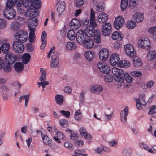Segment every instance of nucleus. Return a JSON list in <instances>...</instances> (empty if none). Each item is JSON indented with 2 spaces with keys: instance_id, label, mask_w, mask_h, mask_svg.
I'll use <instances>...</instances> for the list:
<instances>
[{
  "instance_id": "obj_38",
  "label": "nucleus",
  "mask_w": 156,
  "mask_h": 156,
  "mask_svg": "<svg viewBox=\"0 0 156 156\" xmlns=\"http://www.w3.org/2000/svg\"><path fill=\"white\" fill-rule=\"evenodd\" d=\"M41 133L43 143L45 144H51V139L47 135H44L41 132Z\"/></svg>"
},
{
  "instance_id": "obj_21",
  "label": "nucleus",
  "mask_w": 156,
  "mask_h": 156,
  "mask_svg": "<svg viewBox=\"0 0 156 156\" xmlns=\"http://www.w3.org/2000/svg\"><path fill=\"white\" fill-rule=\"evenodd\" d=\"M92 37H93L96 43H99L100 42L101 33L99 30H95L93 35Z\"/></svg>"
},
{
  "instance_id": "obj_60",
  "label": "nucleus",
  "mask_w": 156,
  "mask_h": 156,
  "mask_svg": "<svg viewBox=\"0 0 156 156\" xmlns=\"http://www.w3.org/2000/svg\"><path fill=\"white\" fill-rule=\"evenodd\" d=\"M26 48L29 52L32 51L34 50L33 45L31 43H28L26 45Z\"/></svg>"
},
{
  "instance_id": "obj_36",
  "label": "nucleus",
  "mask_w": 156,
  "mask_h": 156,
  "mask_svg": "<svg viewBox=\"0 0 156 156\" xmlns=\"http://www.w3.org/2000/svg\"><path fill=\"white\" fill-rule=\"evenodd\" d=\"M55 100L57 104L61 105L63 102V96L59 94H56L55 96Z\"/></svg>"
},
{
  "instance_id": "obj_2",
  "label": "nucleus",
  "mask_w": 156,
  "mask_h": 156,
  "mask_svg": "<svg viewBox=\"0 0 156 156\" xmlns=\"http://www.w3.org/2000/svg\"><path fill=\"white\" fill-rule=\"evenodd\" d=\"M51 60L50 62V66L51 68H57L59 66V57L57 51H54L52 54Z\"/></svg>"
},
{
  "instance_id": "obj_13",
  "label": "nucleus",
  "mask_w": 156,
  "mask_h": 156,
  "mask_svg": "<svg viewBox=\"0 0 156 156\" xmlns=\"http://www.w3.org/2000/svg\"><path fill=\"white\" fill-rule=\"evenodd\" d=\"M84 46L85 48L90 49L92 48L94 46V40L90 37H87L83 41Z\"/></svg>"
},
{
  "instance_id": "obj_41",
  "label": "nucleus",
  "mask_w": 156,
  "mask_h": 156,
  "mask_svg": "<svg viewBox=\"0 0 156 156\" xmlns=\"http://www.w3.org/2000/svg\"><path fill=\"white\" fill-rule=\"evenodd\" d=\"M139 98L136 99V100H138L139 102H140L142 105H144L146 104L145 101V96L144 94H139Z\"/></svg>"
},
{
  "instance_id": "obj_42",
  "label": "nucleus",
  "mask_w": 156,
  "mask_h": 156,
  "mask_svg": "<svg viewBox=\"0 0 156 156\" xmlns=\"http://www.w3.org/2000/svg\"><path fill=\"white\" fill-rule=\"evenodd\" d=\"M147 57L149 60H153L156 57V53L154 51H150L147 55Z\"/></svg>"
},
{
  "instance_id": "obj_24",
  "label": "nucleus",
  "mask_w": 156,
  "mask_h": 156,
  "mask_svg": "<svg viewBox=\"0 0 156 156\" xmlns=\"http://www.w3.org/2000/svg\"><path fill=\"white\" fill-rule=\"evenodd\" d=\"M130 65V62L125 60L120 61L117 64L118 66L119 67L126 68L129 67Z\"/></svg>"
},
{
  "instance_id": "obj_63",
  "label": "nucleus",
  "mask_w": 156,
  "mask_h": 156,
  "mask_svg": "<svg viewBox=\"0 0 156 156\" xmlns=\"http://www.w3.org/2000/svg\"><path fill=\"white\" fill-rule=\"evenodd\" d=\"M105 80L106 82H111L113 80L112 76L109 75L105 76Z\"/></svg>"
},
{
  "instance_id": "obj_20",
  "label": "nucleus",
  "mask_w": 156,
  "mask_h": 156,
  "mask_svg": "<svg viewBox=\"0 0 156 156\" xmlns=\"http://www.w3.org/2000/svg\"><path fill=\"white\" fill-rule=\"evenodd\" d=\"M94 30L90 26H88L84 31L86 37H92L94 34Z\"/></svg>"
},
{
  "instance_id": "obj_1",
  "label": "nucleus",
  "mask_w": 156,
  "mask_h": 156,
  "mask_svg": "<svg viewBox=\"0 0 156 156\" xmlns=\"http://www.w3.org/2000/svg\"><path fill=\"white\" fill-rule=\"evenodd\" d=\"M14 36L17 41L21 43L26 42L28 38L27 33L22 30H20L16 32Z\"/></svg>"
},
{
  "instance_id": "obj_56",
  "label": "nucleus",
  "mask_w": 156,
  "mask_h": 156,
  "mask_svg": "<svg viewBox=\"0 0 156 156\" xmlns=\"http://www.w3.org/2000/svg\"><path fill=\"white\" fill-rule=\"evenodd\" d=\"M7 25V23L5 20L0 19V28H3Z\"/></svg>"
},
{
  "instance_id": "obj_25",
  "label": "nucleus",
  "mask_w": 156,
  "mask_h": 156,
  "mask_svg": "<svg viewBox=\"0 0 156 156\" xmlns=\"http://www.w3.org/2000/svg\"><path fill=\"white\" fill-rule=\"evenodd\" d=\"M84 56L87 60L90 61L93 59L95 56V54L93 52L91 51H86L85 53Z\"/></svg>"
},
{
  "instance_id": "obj_46",
  "label": "nucleus",
  "mask_w": 156,
  "mask_h": 156,
  "mask_svg": "<svg viewBox=\"0 0 156 156\" xmlns=\"http://www.w3.org/2000/svg\"><path fill=\"white\" fill-rule=\"evenodd\" d=\"M23 6L27 9H30L32 8V2L30 1L26 0L23 4Z\"/></svg>"
},
{
  "instance_id": "obj_50",
  "label": "nucleus",
  "mask_w": 156,
  "mask_h": 156,
  "mask_svg": "<svg viewBox=\"0 0 156 156\" xmlns=\"http://www.w3.org/2000/svg\"><path fill=\"white\" fill-rule=\"evenodd\" d=\"M82 116L81 113L80 112V110H77L75 112V118L76 120L79 121Z\"/></svg>"
},
{
  "instance_id": "obj_30",
  "label": "nucleus",
  "mask_w": 156,
  "mask_h": 156,
  "mask_svg": "<svg viewBox=\"0 0 156 156\" xmlns=\"http://www.w3.org/2000/svg\"><path fill=\"white\" fill-rule=\"evenodd\" d=\"M65 8V3L63 1L61 2L58 5L57 9V11L58 12L59 15L62 14Z\"/></svg>"
},
{
  "instance_id": "obj_35",
  "label": "nucleus",
  "mask_w": 156,
  "mask_h": 156,
  "mask_svg": "<svg viewBox=\"0 0 156 156\" xmlns=\"http://www.w3.org/2000/svg\"><path fill=\"white\" fill-rule=\"evenodd\" d=\"M85 151L83 150L76 149L74 151V154L73 156H87L85 154Z\"/></svg>"
},
{
  "instance_id": "obj_58",
  "label": "nucleus",
  "mask_w": 156,
  "mask_h": 156,
  "mask_svg": "<svg viewBox=\"0 0 156 156\" xmlns=\"http://www.w3.org/2000/svg\"><path fill=\"white\" fill-rule=\"evenodd\" d=\"M15 5L17 7H20L23 3V0H14Z\"/></svg>"
},
{
  "instance_id": "obj_6",
  "label": "nucleus",
  "mask_w": 156,
  "mask_h": 156,
  "mask_svg": "<svg viewBox=\"0 0 156 156\" xmlns=\"http://www.w3.org/2000/svg\"><path fill=\"white\" fill-rule=\"evenodd\" d=\"M124 48L125 52L129 57L133 58L136 55V51L133 46L130 44L124 45Z\"/></svg>"
},
{
  "instance_id": "obj_16",
  "label": "nucleus",
  "mask_w": 156,
  "mask_h": 156,
  "mask_svg": "<svg viewBox=\"0 0 156 156\" xmlns=\"http://www.w3.org/2000/svg\"><path fill=\"white\" fill-rule=\"evenodd\" d=\"M128 114V107L126 106L125 109L121 112L120 113V120L123 123L126 122L127 116Z\"/></svg>"
},
{
  "instance_id": "obj_10",
  "label": "nucleus",
  "mask_w": 156,
  "mask_h": 156,
  "mask_svg": "<svg viewBox=\"0 0 156 156\" xmlns=\"http://www.w3.org/2000/svg\"><path fill=\"white\" fill-rule=\"evenodd\" d=\"M76 41L79 43H82L83 41L87 37L85 36L84 31L82 30H79L76 34Z\"/></svg>"
},
{
  "instance_id": "obj_27",
  "label": "nucleus",
  "mask_w": 156,
  "mask_h": 156,
  "mask_svg": "<svg viewBox=\"0 0 156 156\" xmlns=\"http://www.w3.org/2000/svg\"><path fill=\"white\" fill-rule=\"evenodd\" d=\"M20 23L16 21L12 22L10 25V28L13 31H17L20 28Z\"/></svg>"
},
{
  "instance_id": "obj_62",
  "label": "nucleus",
  "mask_w": 156,
  "mask_h": 156,
  "mask_svg": "<svg viewBox=\"0 0 156 156\" xmlns=\"http://www.w3.org/2000/svg\"><path fill=\"white\" fill-rule=\"evenodd\" d=\"M136 5L135 0H130L129 6L131 9L133 8Z\"/></svg>"
},
{
  "instance_id": "obj_61",
  "label": "nucleus",
  "mask_w": 156,
  "mask_h": 156,
  "mask_svg": "<svg viewBox=\"0 0 156 156\" xmlns=\"http://www.w3.org/2000/svg\"><path fill=\"white\" fill-rule=\"evenodd\" d=\"M130 74L133 76L135 77H140L142 74L141 72L139 71H134L131 72Z\"/></svg>"
},
{
  "instance_id": "obj_7",
  "label": "nucleus",
  "mask_w": 156,
  "mask_h": 156,
  "mask_svg": "<svg viewBox=\"0 0 156 156\" xmlns=\"http://www.w3.org/2000/svg\"><path fill=\"white\" fill-rule=\"evenodd\" d=\"M112 26L109 23H106L103 24L102 26V33L105 36L109 35L112 32Z\"/></svg>"
},
{
  "instance_id": "obj_49",
  "label": "nucleus",
  "mask_w": 156,
  "mask_h": 156,
  "mask_svg": "<svg viewBox=\"0 0 156 156\" xmlns=\"http://www.w3.org/2000/svg\"><path fill=\"white\" fill-rule=\"evenodd\" d=\"M124 80L125 79L126 82L128 83H131L133 80V78L128 73H125L124 74Z\"/></svg>"
},
{
  "instance_id": "obj_43",
  "label": "nucleus",
  "mask_w": 156,
  "mask_h": 156,
  "mask_svg": "<svg viewBox=\"0 0 156 156\" xmlns=\"http://www.w3.org/2000/svg\"><path fill=\"white\" fill-rule=\"evenodd\" d=\"M30 32L29 34V41L31 43H33L35 41V39L36 36L34 32L36 30H30Z\"/></svg>"
},
{
  "instance_id": "obj_37",
  "label": "nucleus",
  "mask_w": 156,
  "mask_h": 156,
  "mask_svg": "<svg viewBox=\"0 0 156 156\" xmlns=\"http://www.w3.org/2000/svg\"><path fill=\"white\" fill-rule=\"evenodd\" d=\"M41 1L39 0H34L32 2V7L37 10L41 8Z\"/></svg>"
},
{
  "instance_id": "obj_52",
  "label": "nucleus",
  "mask_w": 156,
  "mask_h": 156,
  "mask_svg": "<svg viewBox=\"0 0 156 156\" xmlns=\"http://www.w3.org/2000/svg\"><path fill=\"white\" fill-rule=\"evenodd\" d=\"M127 27L129 29H132L136 26L135 23L133 21H129L127 23Z\"/></svg>"
},
{
  "instance_id": "obj_54",
  "label": "nucleus",
  "mask_w": 156,
  "mask_h": 156,
  "mask_svg": "<svg viewBox=\"0 0 156 156\" xmlns=\"http://www.w3.org/2000/svg\"><path fill=\"white\" fill-rule=\"evenodd\" d=\"M90 25L88 26H90L91 28L94 30V28L97 27V24L95 22V20H90Z\"/></svg>"
},
{
  "instance_id": "obj_26",
  "label": "nucleus",
  "mask_w": 156,
  "mask_h": 156,
  "mask_svg": "<svg viewBox=\"0 0 156 156\" xmlns=\"http://www.w3.org/2000/svg\"><path fill=\"white\" fill-rule=\"evenodd\" d=\"M56 135V137L55 136H54L53 138L56 141L58 142L59 143L61 142V141L60 140H64L65 139V136H64L63 133L61 132H57Z\"/></svg>"
},
{
  "instance_id": "obj_59",
  "label": "nucleus",
  "mask_w": 156,
  "mask_h": 156,
  "mask_svg": "<svg viewBox=\"0 0 156 156\" xmlns=\"http://www.w3.org/2000/svg\"><path fill=\"white\" fill-rule=\"evenodd\" d=\"M64 145L68 149L72 150L73 148V146L72 144L69 142H65Z\"/></svg>"
},
{
  "instance_id": "obj_5",
  "label": "nucleus",
  "mask_w": 156,
  "mask_h": 156,
  "mask_svg": "<svg viewBox=\"0 0 156 156\" xmlns=\"http://www.w3.org/2000/svg\"><path fill=\"white\" fill-rule=\"evenodd\" d=\"M97 66L100 71L103 73L107 74L110 72V67L105 62H98Z\"/></svg>"
},
{
  "instance_id": "obj_34",
  "label": "nucleus",
  "mask_w": 156,
  "mask_h": 156,
  "mask_svg": "<svg viewBox=\"0 0 156 156\" xmlns=\"http://www.w3.org/2000/svg\"><path fill=\"white\" fill-rule=\"evenodd\" d=\"M15 5L14 1L13 0H7L5 3V9H13Z\"/></svg>"
},
{
  "instance_id": "obj_12",
  "label": "nucleus",
  "mask_w": 156,
  "mask_h": 156,
  "mask_svg": "<svg viewBox=\"0 0 156 156\" xmlns=\"http://www.w3.org/2000/svg\"><path fill=\"white\" fill-rule=\"evenodd\" d=\"M69 26L72 30H76L80 26V21L76 18L73 19L70 22Z\"/></svg>"
},
{
  "instance_id": "obj_29",
  "label": "nucleus",
  "mask_w": 156,
  "mask_h": 156,
  "mask_svg": "<svg viewBox=\"0 0 156 156\" xmlns=\"http://www.w3.org/2000/svg\"><path fill=\"white\" fill-rule=\"evenodd\" d=\"M112 73L115 76H121L124 74V73L123 70L115 67L113 68L112 69Z\"/></svg>"
},
{
  "instance_id": "obj_19",
  "label": "nucleus",
  "mask_w": 156,
  "mask_h": 156,
  "mask_svg": "<svg viewBox=\"0 0 156 156\" xmlns=\"http://www.w3.org/2000/svg\"><path fill=\"white\" fill-rule=\"evenodd\" d=\"M10 44L8 43H3L1 47L2 52L5 55L11 52H9Z\"/></svg>"
},
{
  "instance_id": "obj_47",
  "label": "nucleus",
  "mask_w": 156,
  "mask_h": 156,
  "mask_svg": "<svg viewBox=\"0 0 156 156\" xmlns=\"http://www.w3.org/2000/svg\"><path fill=\"white\" fill-rule=\"evenodd\" d=\"M66 47L69 50L72 49H75L76 48V46L75 43L72 42H68Z\"/></svg>"
},
{
  "instance_id": "obj_64",
  "label": "nucleus",
  "mask_w": 156,
  "mask_h": 156,
  "mask_svg": "<svg viewBox=\"0 0 156 156\" xmlns=\"http://www.w3.org/2000/svg\"><path fill=\"white\" fill-rule=\"evenodd\" d=\"M80 21V25L83 24V26H86L89 24V20L87 18H84Z\"/></svg>"
},
{
  "instance_id": "obj_45",
  "label": "nucleus",
  "mask_w": 156,
  "mask_h": 156,
  "mask_svg": "<svg viewBox=\"0 0 156 156\" xmlns=\"http://www.w3.org/2000/svg\"><path fill=\"white\" fill-rule=\"evenodd\" d=\"M128 5L127 0H122L121 2V8L122 10H125L128 6Z\"/></svg>"
},
{
  "instance_id": "obj_22",
  "label": "nucleus",
  "mask_w": 156,
  "mask_h": 156,
  "mask_svg": "<svg viewBox=\"0 0 156 156\" xmlns=\"http://www.w3.org/2000/svg\"><path fill=\"white\" fill-rule=\"evenodd\" d=\"M47 37V34L46 32L43 31L41 35V41L42 44L40 46L41 49H44L46 45V40L45 39Z\"/></svg>"
},
{
  "instance_id": "obj_17",
  "label": "nucleus",
  "mask_w": 156,
  "mask_h": 156,
  "mask_svg": "<svg viewBox=\"0 0 156 156\" xmlns=\"http://www.w3.org/2000/svg\"><path fill=\"white\" fill-rule=\"evenodd\" d=\"M120 59L119 55L117 54H113L110 57V62L111 65L115 66L119 62Z\"/></svg>"
},
{
  "instance_id": "obj_4",
  "label": "nucleus",
  "mask_w": 156,
  "mask_h": 156,
  "mask_svg": "<svg viewBox=\"0 0 156 156\" xmlns=\"http://www.w3.org/2000/svg\"><path fill=\"white\" fill-rule=\"evenodd\" d=\"M12 48L15 51L21 53L24 50V46L22 43L16 41H14L13 43Z\"/></svg>"
},
{
  "instance_id": "obj_8",
  "label": "nucleus",
  "mask_w": 156,
  "mask_h": 156,
  "mask_svg": "<svg viewBox=\"0 0 156 156\" xmlns=\"http://www.w3.org/2000/svg\"><path fill=\"white\" fill-rule=\"evenodd\" d=\"M5 60L6 63L9 65L13 64L17 59L16 56L12 53H9L5 55Z\"/></svg>"
},
{
  "instance_id": "obj_15",
  "label": "nucleus",
  "mask_w": 156,
  "mask_h": 156,
  "mask_svg": "<svg viewBox=\"0 0 156 156\" xmlns=\"http://www.w3.org/2000/svg\"><path fill=\"white\" fill-rule=\"evenodd\" d=\"M38 14L39 13L37 10L33 8L27 10L25 13V16H26L31 17V18L33 17H35L38 16Z\"/></svg>"
},
{
  "instance_id": "obj_48",
  "label": "nucleus",
  "mask_w": 156,
  "mask_h": 156,
  "mask_svg": "<svg viewBox=\"0 0 156 156\" xmlns=\"http://www.w3.org/2000/svg\"><path fill=\"white\" fill-rule=\"evenodd\" d=\"M114 78L116 81L122 83L124 80V77L123 76H114Z\"/></svg>"
},
{
  "instance_id": "obj_55",
  "label": "nucleus",
  "mask_w": 156,
  "mask_h": 156,
  "mask_svg": "<svg viewBox=\"0 0 156 156\" xmlns=\"http://www.w3.org/2000/svg\"><path fill=\"white\" fill-rule=\"evenodd\" d=\"M155 113H156V108L154 105L150 107L148 114L151 115Z\"/></svg>"
},
{
  "instance_id": "obj_40",
  "label": "nucleus",
  "mask_w": 156,
  "mask_h": 156,
  "mask_svg": "<svg viewBox=\"0 0 156 156\" xmlns=\"http://www.w3.org/2000/svg\"><path fill=\"white\" fill-rule=\"evenodd\" d=\"M74 30H69L67 33V37L70 40H73L76 37L75 34Z\"/></svg>"
},
{
  "instance_id": "obj_9",
  "label": "nucleus",
  "mask_w": 156,
  "mask_h": 156,
  "mask_svg": "<svg viewBox=\"0 0 156 156\" xmlns=\"http://www.w3.org/2000/svg\"><path fill=\"white\" fill-rule=\"evenodd\" d=\"M37 24V20L36 17L30 18L28 21V27L29 30H36L35 28Z\"/></svg>"
},
{
  "instance_id": "obj_51",
  "label": "nucleus",
  "mask_w": 156,
  "mask_h": 156,
  "mask_svg": "<svg viewBox=\"0 0 156 156\" xmlns=\"http://www.w3.org/2000/svg\"><path fill=\"white\" fill-rule=\"evenodd\" d=\"M60 126L63 128L67 127L68 125V121L65 119H62L60 121Z\"/></svg>"
},
{
  "instance_id": "obj_32",
  "label": "nucleus",
  "mask_w": 156,
  "mask_h": 156,
  "mask_svg": "<svg viewBox=\"0 0 156 156\" xmlns=\"http://www.w3.org/2000/svg\"><path fill=\"white\" fill-rule=\"evenodd\" d=\"M134 20L137 22H141L144 19L143 15L140 13H136L133 16Z\"/></svg>"
},
{
  "instance_id": "obj_39",
  "label": "nucleus",
  "mask_w": 156,
  "mask_h": 156,
  "mask_svg": "<svg viewBox=\"0 0 156 156\" xmlns=\"http://www.w3.org/2000/svg\"><path fill=\"white\" fill-rule=\"evenodd\" d=\"M133 61V65L134 67H139L141 66L142 62L141 60L138 58L135 57Z\"/></svg>"
},
{
  "instance_id": "obj_14",
  "label": "nucleus",
  "mask_w": 156,
  "mask_h": 156,
  "mask_svg": "<svg viewBox=\"0 0 156 156\" xmlns=\"http://www.w3.org/2000/svg\"><path fill=\"white\" fill-rule=\"evenodd\" d=\"M109 52L108 49L102 48L100 51L99 55L100 59L103 61H106L108 57Z\"/></svg>"
},
{
  "instance_id": "obj_18",
  "label": "nucleus",
  "mask_w": 156,
  "mask_h": 156,
  "mask_svg": "<svg viewBox=\"0 0 156 156\" xmlns=\"http://www.w3.org/2000/svg\"><path fill=\"white\" fill-rule=\"evenodd\" d=\"M108 17L106 14L101 12L97 17V20L100 23H103L107 21Z\"/></svg>"
},
{
  "instance_id": "obj_28",
  "label": "nucleus",
  "mask_w": 156,
  "mask_h": 156,
  "mask_svg": "<svg viewBox=\"0 0 156 156\" xmlns=\"http://www.w3.org/2000/svg\"><path fill=\"white\" fill-rule=\"evenodd\" d=\"M112 38L114 40L121 41L122 39V34L119 32H114L112 35Z\"/></svg>"
},
{
  "instance_id": "obj_31",
  "label": "nucleus",
  "mask_w": 156,
  "mask_h": 156,
  "mask_svg": "<svg viewBox=\"0 0 156 156\" xmlns=\"http://www.w3.org/2000/svg\"><path fill=\"white\" fill-rule=\"evenodd\" d=\"M31 55L29 53H25L22 56L23 62L24 64H27L30 60Z\"/></svg>"
},
{
  "instance_id": "obj_44",
  "label": "nucleus",
  "mask_w": 156,
  "mask_h": 156,
  "mask_svg": "<svg viewBox=\"0 0 156 156\" xmlns=\"http://www.w3.org/2000/svg\"><path fill=\"white\" fill-rule=\"evenodd\" d=\"M144 43L143 48L147 49V51L150 50V41L147 38L144 39Z\"/></svg>"
},
{
  "instance_id": "obj_3",
  "label": "nucleus",
  "mask_w": 156,
  "mask_h": 156,
  "mask_svg": "<svg viewBox=\"0 0 156 156\" xmlns=\"http://www.w3.org/2000/svg\"><path fill=\"white\" fill-rule=\"evenodd\" d=\"M4 16L7 19H12L14 18L16 14V12L13 9H4L2 10Z\"/></svg>"
},
{
  "instance_id": "obj_23",
  "label": "nucleus",
  "mask_w": 156,
  "mask_h": 156,
  "mask_svg": "<svg viewBox=\"0 0 156 156\" xmlns=\"http://www.w3.org/2000/svg\"><path fill=\"white\" fill-rule=\"evenodd\" d=\"M90 90L94 93L98 94L102 91L103 88L100 85H96L93 86L91 88Z\"/></svg>"
},
{
  "instance_id": "obj_11",
  "label": "nucleus",
  "mask_w": 156,
  "mask_h": 156,
  "mask_svg": "<svg viewBox=\"0 0 156 156\" xmlns=\"http://www.w3.org/2000/svg\"><path fill=\"white\" fill-rule=\"evenodd\" d=\"M124 22V20L123 17L119 16L115 18L114 22V27L117 30L119 29L121 27Z\"/></svg>"
},
{
  "instance_id": "obj_57",
  "label": "nucleus",
  "mask_w": 156,
  "mask_h": 156,
  "mask_svg": "<svg viewBox=\"0 0 156 156\" xmlns=\"http://www.w3.org/2000/svg\"><path fill=\"white\" fill-rule=\"evenodd\" d=\"M60 112L62 115L65 116L66 118H69L70 116V112L68 111L61 110Z\"/></svg>"
},
{
  "instance_id": "obj_53",
  "label": "nucleus",
  "mask_w": 156,
  "mask_h": 156,
  "mask_svg": "<svg viewBox=\"0 0 156 156\" xmlns=\"http://www.w3.org/2000/svg\"><path fill=\"white\" fill-rule=\"evenodd\" d=\"M76 6L77 8L81 7L84 3V0H75Z\"/></svg>"
},
{
  "instance_id": "obj_33",
  "label": "nucleus",
  "mask_w": 156,
  "mask_h": 156,
  "mask_svg": "<svg viewBox=\"0 0 156 156\" xmlns=\"http://www.w3.org/2000/svg\"><path fill=\"white\" fill-rule=\"evenodd\" d=\"M14 68L16 72H20L23 70L24 66L23 63L21 62H17L15 64Z\"/></svg>"
}]
</instances>
